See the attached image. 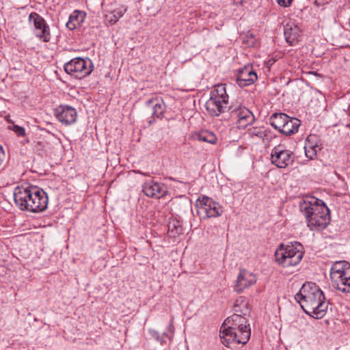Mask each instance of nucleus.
<instances>
[{"instance_id": "f257e3e1", "label": "nucleus", "mask_w": 350, "mask_h": 350, "mask_svg": "<svg viewBox=\"0 0 350 350\" xmlns=\"http://www.w3.org/2000/svg\"><path fill=\"white\" fill-rule=\"evenodd\" d=\"M205 107L212 116H218L228 109L230 120L239 129H245L254 121V116L247 107L241 104L228 106V95L224 84L216 85L211 92Z\"/></svg>"}, {"instance_id": "393cba45", "label": "nucleus", "mask_w": 350, "mask_h": 350, "mask_svg": "<svg viewBox=\"0 0 350 350\" xmlns=\"http://www.w3.org/2000/svg\"><path fill=\"white\" fill-rule=\"evenodd\" d=\"M126 9L124 6H120L116 9L113 10L108 16L109 23L111 25L115 24L126 12Z\"/></svg>"}, {"instance_id": "473e14b6", "label": "nucleus", "mask_w": 350, "mask_h": 350, "mask_svg": "<svg viewBox=\"0 0 350 350\" xmlns=\"http://www.w3.org/2000/svg\"><path fill=\"white\" fill-rule=\"evenodd\" d=\"M286 8L289 7L292 3V0H286Z\"/></svg>"}, {"instance_id": "1a4fd4ad", "label": "nucleus", "mask_w": 350, "mask_h": 350, "mask_svg": "<svg viewBox=\"0 0 350 350\" xmlns=\"http://www.w3.org/2000/svg\"><path fill=\"white\" fill-rule=\"evenodd\" d=\"M197 214L201 219L220 216L223 210L219 203L213 201L211 198L203 196L196 202Z\"/></svg>"}, {"instance_id": "4468645a", "label": "nucleus", "mask_w": 350, "mask_h": 350, "mask_svg": "<svg viewBox=\"0 0 350 350\" xmlns=\"http://www.w3.org/2000/svg\"><path fill=\"white\" fill-rule=\"evenodd\" d=\"M256 282V277L252 272L242 269H240L237 276L234 291L237 293H241L245 288H247Z\"/></svg>"}, {"instance_id": "423d86ee", "label": "nucleus", "mask_w": 350, "mask_h": 350, "mask_svg": "<svg viewBox=\"0 0 350 350\" xmlns=\"http://www.w3.org/2000/svg\"><path fill=\"white\" fill-rule=\"evenodd\" d=\"M304 254V247L299 242L290 245L280 244L275 252V258L278 264L284 268L297 265Z\"/></svg>"}, {"instance_id": "39448f33", "label": "nucleus", "mask_w": 350, "mask_h": 350, "mask_svg": "<svg viewBox=\"0 0 350 350\" xmlns=\"http://www.w3.org/2000/svg\"><path fill=\"white\" fill-rule=\"evenodd\" d=\"M299 208L310 230H323L329 224V209L322 200L312 197L300 202Z\"/></svg>"}, {"instance_id": "aec40b11", "label": "nucleus", "mask_w": 350, "mask_h": 350, "mask_svg": "<svg viewBox=\"0 0 350 350\" xmlns=\"http://www.w3.org/2000/svg\"><path fill=\"white\" fill-rule=\"evenodd\" d=\"M85 13L79 10H75L69 16L68 21L66 23V27L70 29H75L84 21Z\"/></svg>"}, {"instance_id": "ddd939ff", "label": "nucleus", "mask_w": 350, "mask_h": 350, "mask_svg": "<svg viewBox=\"0 0 350 350\" xmlns=\"http://www.w3.org/2000/svg\"><path fill=\"white\" fill-rule=\"evenodd\" d=\"M257 79V74L251 64H247L240 68L237 75V82L241 88L253 84Z\"/></svg>"}, {"instance_id": "c756f323", "label": "nucleus", "mask_w": 350, "mask_h": 350, "mask_svg": "<svg viewBox=\"0 0 350 350\" xmlns=\"http://www.w3.org/2000/svg\"><path fill=\"white\" fill-rule=\"evenodd\" d=\"M134 172L136 174L137 173L140 174L144 176H150V175H151V173H150V172H142L140 170H134Z\"/></svg>"}, {"instance_id": "2f4dec72", "label": "nucleus", "mask_w": 350, "mask_h": 350, "mask_svg": "<svg viewBox=\"0 0 350 350\" xmlns=\"http://www.w3.org/2000/svg\"><path fill=\"white\" fill-rule=\"evenodd\" d=\"M277 2L280 5L286 8V0H277Z\"/></svg>"}, {"instance_id": "20e7f679", "label": "nucleus", "mask_w": 350, "mask_h": 350, "mask_svg": "<svg viewBox=\"0 0 350 350\" xmlns=\"http://www.w3.org/2000/svg\"><path fill=\"white\" fill-rule=\"evenodd\" d=\"M14 200L21 211L40 213L47 208L49 199L43 189L35 186L22 185L14 189Z\"/></svg>"}, {"instance_id": "f3484780", "label": "nucleus", "mask_w": 350, "mask_h": 350, "mask_svg": "<svg viewBox=\"0 0 350 350\" xmlns=\"http://www.w3.org/2000/svg\"><path fill=\"white\" fill-rule=\"evenodd\" d=\"M143 192L148 197L159 199L164 197L167 194V191L164 185H161L154 181H150L144 183Z\"/></svg>"}, {"instance_id": "b1692460", "label": "nucleus", "mask_w": 350, "mask_h": 350, "mask_svg": "<svg viewBox=\"0 0 350 350\" xmlns=\"http://www.w3.org/2000/svg\"><path fill=\"white\" fill-rule=\"evenodd\" d=\"M193 137L200 142H204L211 144H215L217 141L215 135L208 130H202L199 133H196L193 135Z\"/></svg>"}, {"instance_id": "6ab92c4d", "label": "nucleus", "mask_w": 350, "mask_h": 350, "mask_svg": "<svg viewBox=\"0 0 350 350\" xmlns=\"http://www.w3.org/2000/svg\"><path fill=\"white\" fill-rule=\"evenodd\" d=\"M285 125L282 126L280 133L289 136L296 133L300 126V120L296 118L288 116V120L285 121Z\"/></svg>"}, {"instance_id": "6e6552de", "label": "nucleus", "mask_w": 350, "mask_h": 350, "mask_svg": "<svg viewBox=\"0 0 350 350\" xmlns=\"http://www.w3.org/2000/svg\"><path fill=\"white\" fill-rule=\"evenodd\" d=\"M65 72L71 77L81 79L90 75L94 70L92 61L88 57H75L65 63Z\"/></svg>"}, {"instance_id": "412c9836", "label": "nucleus", "mask_w": 350, "mask_h": 350, "mask_svg": "<svg viewBox=\"0 0 350 350\" xmlns=\"http://www.w3.org/2000/svg\"><path fill=\"white\" fill-rule=\"evenodd\" d=\"M234 314L241 318H246L250 314V309L248 307V303L243 299H237L234 305Z\"/></svg>"}, {"instance_id": "2eb2a0df", "label": "nucleus", "mask_w": 350, "mask_h": 350, "mask_svg": "<svg viewBox=\"0 0 350 350\" xmlns=\"http://www.w3.org/2000/svg\"><path fill=\"white\" fill-rule=\"evenodd\" d=\"M321 149V143L319 137L317 135H309L304 144L305 154L307 158L314 160L317 157V152Z\"/></svg>"}, {"instance_id": "dca6fc26", "label": "nucleus", "mask_w": 350, "mask_h": 350, "mask_svg": "<svg viewBox=\"0 0 350 350\" xmlns=\"http://www.w3.org/2000/svg\"><path fill=\"white\" fill-rule=\"evenodd\" d=\"M146 105L152 109L151 120H149V124L154 122L156 118L162 119L163 118L166 105L161 98H150L146 101Z\"/></svg>"}, {"instance_id": "f03ea898", "label": "nucleus", "mask_w": 350, "mask_h": 350, "mask_svg": "<svg viewBox=\"0 0 350 350\" xmlns=\"http://www.w3.org/2000/svg\"><path fill=\"white\" fill-rule=\"evenodd\" d=\"M295 299L307 314L317 319L325 315L329 304L322 290L314 282L304 283Z\"/></svg>"}, {"instance_id": "f8f14e48", "label": "nucleus", "mask_w": 350, "mask_h": 350, "mask_svg": "<svg viewBox=\"0 0 350 350\" xmlns=\"http://www.w3.org/2000/svg\"><path fill=\"white\" fill-rule=\"evenodd\" d=\"M54 115L62 124L66 126L75 123L77 118V110L67 105H60L54 109Z\"/></svg>"}, {"instance_id": "9b49d317", "label": "nucleus", "mask_w": 350, "mask_h": 350, "mask_svg": "<svg viewBox=\"0 0 350 350\" xmlns=\"http://www.w3.org/2000/svg\"><path fill=\"white\" fill-rule=\"evenodd\" d=\"M293 152L282 146H275L271 152V163L278 168H286L293 163Z\"/></svg>"}, {"instance_id": "a211bd4d", "label": "nucleus", "mask_w": 350, "mask_h": 350, "mask_svg": "<svg viewBox=\"0 0 350 350\" xmlns=\"http://www.w3.org/2000/svg\"><path fill=\"white\" fill-rule=\"evenodd\" d=\"M300 29L294 23H288L284 27V34L286 41L291 45L295 44L300 36Z\"/></svg>"}, {"instance_id": "5701e85b", "label": "nucleus", "mask_w": 350, "mask_h": 350, "mask_svg": "<svg viewBox=\"0 0 350 350\" xmlns=\"http://www.w3.org/2000/svg\"><path fill=\"white\" fill-rule=\"evenodd\" d=\"M288 120V116L284 113H274L269 118L270 124L280 132L283 126L285 125V121Z\"/></svg>"}, {"instance_id": "0eeeda50", "label": "nucleus", "mask_w": 350, "mask_h": 350, "mask_svg": "<svg viewBox=\"0 0 350 350\" xmlns=\"http://www.w3.org/2000/svg\"><path fill=\"white\" fill-rule=\"evenodd\" d=\"M329 276L332 286L342 293H350V263L338 260L332 263Z\"/></svg>"}, {"instance_id": "bb28decb", "label": "nucleus", "mask_w": 350, "mask_h": 350, "mask_svg": "<svg viewBox=\"0 0 350 350\" xmlns=\"http://www.w3.org/2000/svg\"><path fill=\"white\" fill-rule=\"evenodd\" d=\"M12 130L19 137H23L25 135V128L20 126L18 125H13Z\"/></svg>"}, {"instance_id": "cd10ccee", "label": "nucleus", "mask_w": 350, "mask_h": 350, "mask_svg": "<svg viewBox=\"0 0 350 350\" xmlns=\"http://www.w3.org/2000/svg\"><path fill=\"white\" fill-rule=\"evenodd\" d=\"M273 137V135L272 134V133L269 131L266 130L265 131V136L264 137L262 136L261 139L265 144H269L270 143V142L271 141Z\"/></svg>"}, {"instance_id": "4be33fe9", "label": "nucleus", "mask_w": 350, "mask_h": 350, "mask_svg": "<svg viewBox=\"0 0 350 350\" xmlns=\"http://www.w3.org/2000/svg\"><path fill=\"white\" fill-rule=\"evenodd\" d=\"M168 331L171 332V334H167L164 332L162 335H160L159 333L153 329H150L148 332L150 336L158 341L161 345L166 343V340L168 339L170 341L172 340L173 338V327L170 324L168 327Z\"/></svg>"}, {"instance_id": "9d476101", "label": "nucleus", "mask_w": 350, "mask_h": 350, "mask_svg": "<svg viewBox=\"0 0 350 350\" xmlns=\"http://www.w3.org/2000/svg\"><path fill=\"white\" fill-rule=\"evenodd\" d=\"M29 22L33 26V33L36 38L44 42L50 41V27L42 16L36 12H31L29 16Z\"/></svg>"}, {"instance_id": "a878e982", "label": "nucleus", "mask_w": 350, "mask_h": 350, "mask_svg": "<svg viewBox=\"0 0 350 350\" xmlns=\"http://www.w3.org/2000/svg\"><path fill=\"white\" fill-rule=\"evenodd\" d=\"M266 129H264L260 127H253L252 129H248L247 134L250 137H251L253 139H255L256 138L260 139L262 138V136H265V131Z\"/></svg>"}, {"instance_id": "7c9ffc66", "label": "nucleus", "mask_w": 350, "mask_h": 350, "mask_svg": "<svg viewBox=\"0 0 350 350\" xmlns=\"http://www.w3.org/2000/svg\"><path fill=\"white\" fill-rule=\"evenodd\" d=\"M173 227L176 229V234H180L182 232V228L180 226H177L176 224H173Z\"/></svg>"}, {"instance_id": "7ed1b4c3", "label": "nucleus", "mask_w": 350, "mask_h": 350, "mask_svg": "<svg viewBox=\"0 0 350 350\" xmlns=\"http://www.w3.org/2000/svg\"><path fill=\"white\" fill-rule=\"evenodd\" d=\"M221 342L233 349L235 345H245L251 336V328L247 318L232 315L227 318L220 328Z\"/></svg>"}, {"instance_id": "c85d7f7f", "label": "nucleus", "mask_w": 350, "mask_h": 350, "mask_svg": "<svg viewBox=\"0 0 350 350\" xmlns=\"http://www.w3.org/2000/svg\"><path fill=\"white\" fill-rule=\"evenodd\" d=\"M5 158V154L3 150V146L0 144V166L3 164Z\"/></svg>"}]
</instances>
